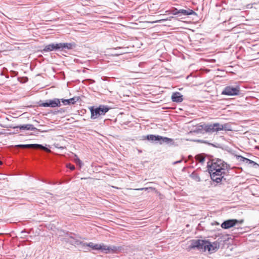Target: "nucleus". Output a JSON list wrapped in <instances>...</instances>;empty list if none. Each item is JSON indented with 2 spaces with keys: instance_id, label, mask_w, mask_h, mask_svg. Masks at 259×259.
<instances>
[{
  "instance_id": "f257e3e1",
  "label": "nucleus",
  "mask_w": 259,
  "mask_h": 259,
  "mask_svg": "<svg viewBox=\"0 0 259 259\" xmlns=\"http://www.w3.org/2000/svg\"><path fill=\"white\" fill-rule=\"evenodd\" d=\"M224 164L221 159L209 161L207 162V168L211 180L217 183H219L223 179L226 180L224 176V169L223 168Z\"/></svg>"
},
{
  "instance_id": "f03ea898",
  "label": "nucleus",
  "mask_w": 259,
  "mask_h": 259,
  "mask_svg": "<svg viewBox=\"0 0 259 259\" xmlns=\"http://www.w3.org/2000/svg\"><path fill=\"white\" fill-rule=\"evenodd\" d=\"M187 249L190 250L192 249H197L203 251H208L210 253L215 252L218 247L217 243H211L207 240L200 239H193L189 241Z\"/></svg>"
},
{
  "instance_id": "7ed1b4c3",
  "label": "nucleus",
  "mask_w": 259,
  "mask_h": 259,
  "mask_svg": "<svg viewBox=\"0 0 259 259\" xmlns=\"http://www.w3.org/2000/svg\"><path fill=\"white\" fill-rule=\"evenodd\" d=\"M192 141L199 143H205L204 141L198 139H173L167 137H162L160 144L165 143L169 146H179L182 145L186 141Z\"/></svg>"
},
{
  "instance_id": "20e7f679",
  "label": "nucleus",
  "mask_w": 259,
  "mask_h": 259,
  "mask_svg": "<svg viewBox=\"0 0 259 259\" xmlns=\"http://www.w3.org/2000/svg\"><path fill=\"white\" fill-rule=\"evenodd\" d=\"M91 112V118L95 119L104 115L109 111L110 108L107 105H100L99 106H91L89 107Z\"/></svg>"
},
{
  "instance_id": "39448f33",
  "label": "nucleus",
  "mask_w": 259,
  "mask_h": 259,
  "mask_svg": "<svg viewBox=\"0 0 259 259\" xmlns=\"http://www.w3.org/2000/svg\"><path fill=\"white\" fill-rule=\"evenodd\" d=\"M227 124L223 125L219 123H203L196 126L194 130H227Z\"/></svg>"
},
{
  "instance_id": "423d86ee",
  "label": "nucleus",
  "mask_w": 259,
  "mask_h": 259,
  "mask_svg": "<svg viewBox=\"0 0 259 259\" xmlns=\"http://www.w3.org/2000/svg\"><path fill=\"white\" fill-rule=\"evenodd\" d=\"M40 107H58L61 106L60 100L58 98H54L52 100H47L45 102L40 101L38 102Z\"/></svg>"
},
{
  "instance_id": "0eeeda50",
  "label": "nucleus",
  "mask_w": 259,
  "mask_h": 259,
  "mask_svg": "<svg viewBox=\"0 0 259 259\" xmlns=\"http://www.w3.org/2000/svg\"><path fill=\"white\" fill-rule=\"evenodd\" d=\"M228 153H229L230 155L228 157L229 159L231 160L232 162H234L236 164H239L240 162H246L247 158L238 155L236 151L229 149H228Z\"/></svg>"
},
{
  "instance_id": "6e6552de",
  "label": "nucleus",
  "mask_w": 259,
  "mask_h": 259,
  "mask_svg": "<svg viewBox=\"0 0 259 259\" xmlns=\"http://www.w3.org/2000/svg\"><path fill=\"white\" fill-rule=\"evenodd\" d=\"M241 94L240 86L237 83L228 85V96H238Z\"/></svg>"
},
{
  "instance_id": "1a4fd4ad",
  "label": "nucleus",
  "mask_w": 259,
  "mask_h": 259,
  "mask_svg": "<svg viewBox=\"0 0 259 259\" xmlns=\"http://www.w3.org/2000/svg\"><path fill=\"white\" fill-rule=\"evenodd\" d=\"M77 244H79V241H77ZM79 244H82L83 247H90L93 250H101L103 251V249H105V245L104 244H94L93 242H89L88 243H83L79 241Z\"/></svg>"
},
{
  "instance_id": "9d476101",
  "label": "nucleus",
  "mask_w": 259,
  "mask_h": 259,
  "mask_svg": "<svg viewBox=\"0 0 259 259\" xmlns=\"http://www.w3.org/2000/svg\"><path fill=\"white\" fill-rule=\"evenodd\" d=\"M17 147L22 148H33V149H40L44 150V151L49 152H50V150L48 148L42 145L37 144H20L17 145L16 146Z\"/></svg>"
},
{
  "instance_id": "9b49d317",
  "label": "nucleus",
  "mask_w": 259,
  "mask_h": 259,
  "mask_svg": "<svg viewBox=\"0 0 259 259\" xmlns=\"http://www.w3.org/2000/svg\"><path fill=\"white\" fill-rule=\"evenodd\" d=\"M60 43H52L46 45L41 51L42 53H45L51 51H60Z\"/></svg>"
},
{
  "instance_id": "f8f14e48",
  "label": "nucleus",
  "mask_w": 259,
  "mask_h": 259,
  "mask_svg": "<svg viewBox=\"0 0 259 259\" xmlns=\"http://www.w3.org/2000/svg\"><path fill=\"white\" fill-rule=\"evenodd\" d=\"M7 128H18L19 130H38L36 127H35L32 124H27L23 125H16L15 124H12L8 126H5Z\"/></svg>"
},
{
  "instance_id": "ddd939ff",
  "label": "nucleus",
  "mask_w": 259,
  "mask_h": 259,
  "mask_svg": "<svg viewBox=\"0 0 259 259\" xmlns=\"http://www.w3.org/2000/svg\"><path fill=\"white\" fill-rule=\"evenodd\" d=\"M79 99H80V97L75 96V97H73V98L68 99H60V102L61 101L62 103L64 105H74L77 101H78Z\"/></svg>"
},
{
  "instance_id": "4468645a",
  "label": "nucleus",
  "mask_w": 259,
  "mask_h": 259,
  "mask_svg": "<svg viewBox=\"0 0 259 259\" xmlns=\"http://www.w3.org/2000/svg\"><path fill=\"white\" fill-rule=\"evenodd\" d=\"M60 51H65L66 50H72L75 48L76 45L74 42H60Z\"/></svg>"
},
{
  "instance_id": "2eb2a0df",
  "label": "nucleus",
  "mask_w": 259,
  "mask_h": 259,
  "mask_svg": "<svg viewBox=\"0 0 259 259\" xmlns=\"http://www.w3.org/2000/svg\"><path fill=\"white\" fill-rule=\"evenodd\" d=\"M189 15L197 16V14L193 10L190 9H187L186 10L181 9L179 10V17H182L183 16H187Z\"/></svg>"
},
{
  "instance_id": "dca6fc26",
  "label": "nucleus",
  "mask_w": 259,
  "mask_h": 259,
  "mask_svg": "<svg viewBox=\"0 0 259 259\" xmlns=\"http://www.w3.org/2000/svg\"><path fill=\"white\" fill-rule=\"evenodd\" d=\"M243 220H237L236 219L228 220V229L233 227L238 226V225L242 224L243 223ZM237 228H238L237 227Z\"/></svg>"
},
{
  "instance_id": "f3484780",
  "label": "nucleus",
  "mask_w": 259,
  "mask_h": 259,
  "mask_svg": "<svg viewBox=\"0 0 259 259\" xmlns=\"http://www.w3.org/2000/svg\"><path fill=\"white\" fill-rule=\"evenodd\" d=\"M171 100L174 102L181 103L183 101V96L180 92H175L171 95Z\"/></svg>"
},
{
  "instance_id": "a211bd4d",
  "label": "nucleus",
  "mask_w": 259,
  "mask_h": 259,
  "mask_svg": "<svg viewBox=\"0 0 259 259\" xmlns=\"http://www.w3.org/2000/svg\"><path fill=\"white\" fill-rule=\"evenodd\" d=\"M214 131H190V132L188 133V134L200 137L199 135L200 134H209L211 132Z\"/></svg>"
},
{
  "instance_id": "6ab92c4d",
  "label": "nucleus",
  "mask_w": 259,
  "mask_h": 259,
  "mask_svg": "<svg viewBox=\"0 0 259 259\" xmlns=\"http://www.w3.org/2000/svg\"><path fill=\"white\" fill-rule=\"evenodd\" d=\"M162 136H155L153 135H149L146 136V139L148 141L153 142V141H158L160 144V142L161 141Z\"/></svg>"
},
{
  "instance_id": "aec40b11",
  "label": "nucleus",
  "mask_w": 259,
  "mask_h": 259,
  "mask_svg": "<svg viewBox=\"0 0 259 259\" xmlns=\"http://www.w3.org/2000/svg\"><path fill=\"white\" fill-rule=\"evenodd\" d=\"M117 250V247L115 246H108L105 245V249H103V251L105 253L114 252Z\"/></svg>"
},
{
  "instance_id": "412c9836",
  "label": "nucleus",
  "mask_w": 259,
  "mask_h": 259,
  "mask_svg": "<svg viewBox=\"0 0 259 259\" xmlns=\"http://www.w3.org/2000/svg\"><path fill=\"white\" fill-rule=\"evenodd\" d=\"M179 10L178 8L172 7L170 10L169 13L174 15H176L179 17Z\"/></svg>"
},
{
  "instance_id": "4be33fe9",
  "label": "nucleus",
  "mask_w": 259,
  "mask_h": 259,
  "mask_svg": "<svg viewBox=\"0 0 259 259\" xmlns=\"http://www.w3.org/2000/svg\"><path fill=\"white\" fill-rule=\"evenodd\" d=\"M245 163L248 164H251L252 165V166H254L256 165L258 166V164L257 163H256L255 162H254L251 160H250L248 158H246Z\"/></svg>"
},
{
  "instance_id": "5701e85b",
  "label": "nucleus",
  "mask_w": 259,
  "mask_h": 259,
  "mask_svg": "<svg viewBox=\"0 0 259 259\" xmlns=\"http://www.w3.org/2000/svg\"><path fill=\"white\" fill-rule=\"evenodd\" d=\"M196 159L200 163H203L205 160V158L201 155H196Z\"/></svg>"
},
{
  "instance_id": "b1692460",
  "label": "nucleus",
  "mask_w": 259,
  "mask_h": 259,
  "mask_svg": "<svg viewBox=\"0 0 259 259\" xmlns=\"http://www.w3.org/2000/svg\"><path fill=\"white\" fill-rule=\"evenodd\" d=\"M53 146L57 148L63 150L66 148L65 146L60 145L59 143H55L53 144Z\"/></svg>"
},
{
  "instance_id": "393cba45",
  "label": "nucleus",
  "mask_w": 259,
  "mask_h": 259,
  "mask_svg": "<svg viewBox=\"0 0 259 259\" xmlns=\"http://www.w3.org/2000/svg\"><path fill=\"white\" fill-rule=\"evenodd\" d=\"M236 70L235 69H233V67L231 65L228 66V74L229 73L231 74H234V72Z\"/></svg>"
},
{
  "instance_id": "a878e982",
  "label": "nucleus",
  "mask_w": 259,
  "mask_h": 259,
  "mask_svg": "<svg viewBox=\"0 0 259 259\" xmlns=\"http://www.w3.org/2000/svg\"><path fill=\"white\" fill-rule=\"evenodd\" d=\"M232 99L231 98H228V112L231 111V105H234L231 103Z\"/></svg>"
},
{
  "instance_id": "bb28decb",
  "label": "nucleus",
  "mask_w": 259,
  "mask_h": 259,
  "mask_svg": "<svg viewBox=\"0 0 259 259\" xmlns=\"http://www.w3.org/2000/svg\"><path fill=\"white\" fill-rule=\"evenodd\" d=\"M194 179L197 182H200L201 181L200 178L197 175L194 176Z\"/></svg>"
},
{
  "instance_id": "cd10ccee",
  "label": "nucleus",
  "mask_w": 259,
  "mask_h": 259,
  "mask_svg": "<svg viewBox=\"0 0 259 259\" xmlns=\"http://www.w3.org/2000/svg\"><path fill=\"white\" fill-rule=\"evenodd\" d=\"M221 226L223 228L227 229V220L223 222Z\"/></svg>"
},
{
  "instance_id": "c85d7f7f",
  "label": "nucleus",
  "mask_w": 259,
  "mask_h": 259,
  "mask_svg": "<svg viewBox=\"0 0 259 259\" xmlns=\"http://www.w3.org/2000/svg\"><path fill=\"white\" fill-rule=\"evenodd\" d=\"M75 161L76 162V163L79 164V165H81L82 164L81 160H80V159L78 157H76L75 159Z\"/></svg>"
},
{
  "instance_id": "c756f323",
  "label": "nucleus",
  "mask_w": 259,
  "mask_h": 259,
  "mask_svg": "<svg viewBox=\"0 0 259 259\" xmlns=\"http://www.w3.org/2000/svg\"><path fill=\"white\" fill-rule=\"evenodd\" d=\"M225 15V9H223V10H222L221 11V13H220V16H223Z\"/></svg>"
},
{
  "instance_id": "7c9ffc66",
  "label": "nucleus",
  "mask_w": 259,
  "mask_h": 259,
  "mask_svg": "<svg viewBox=\"0 0 259 259\" xmlns=\"http://www.w3.org/2000/svg\"><path fill=\"white\" fill-rule=\"evenodd\" d=\"M227 87L224 88L223 91L222 92V94L227 95Z\"/></svg>"
},
{
  "instance_id": "2f4dec72",
  "label": "nucleus",
  "mask_w": 259,
  "mask_h": 259,
  "mask_svg": "<svg viewBox=\"0 0 259 259\" xmlns=\"http://www.w3.org/2000/svg\"><path fill=\"white\" fill-rule=\"evenodd\" d=\"M69 167L71 170H73L75 169V167L74 165H70Z\"/></svg>"
},
{
  "instance_id": "473e14b6",
  "label": "nucleus",
  "mask_w": 259,
  "mask_h": 259,
  "mask_svg": "<svg viewBox=\"0 0 259 259\" xmlns=\"http://www.w3.org/2000/svg\"><path fill=\"white\" fill-rule=\"evenodd\" d=\"M182 160H179V161H175L174 162V164H177V163H180L181 162Z\"/></svg>"
},
{
  "instance_id": "72a5a7b5",
  "label": "nucleus",
  "mask_w": 259,
  "mask_h": 259,
  "mask_svg": "<svg viewBox=\"0 0 259 259\" xmlns=\"http://www.w3.org/2000/svg\"><path fill=\"white\" fill-rule=\"evenodd\" d=\"M148 189H152V188H143L140 189V190H148Z\"/></svg>"
},
{
  "instance_id": "f704fd0d",
  "label": "nucleus",
  "mask_w": 259,
  "mask_h": 259,
  "mask_svg": "<svg viewBox=\"0 0 259 259\" xmlns=\"http://www.w3.org/2000/svg\"><path fill=\"white\" fill-rule=\"evenodd\" d=\"M25 233H27V232H26L25 231H21V234L22 235H23V234H25Z\"/></svg>"
},
{
  "instance_id": "c9c22d12",
  "label": "nucleus",
  "mask_w": 259,
  "mask_h": 259,
  "mask_svg": "<svg viewBox=\"0 0 259 259\" xmlns=\"http://www.w3.org/2000/svg\"><path fill=\"white\" fill-rule=\"evenodd\" d=\"M165 20H166V19H161V20H159L157 21V22H161V21H165Z\"/></svg>"
},
{
  "instance_id": "e433bc0d",
  "label": "nucleus",
  "mask_w": 259,
  "mask_h": 259,
  "mask_svg": "<svg viewBox=\"0 0 259 259\" xmlns=\"http://www.w3.org/2000/svg\"><path fill=\"white\" fill-rule=\"evenodd\" d=\"M227 166H228V169H229V168H231V166H230V164H228Z\"/></svg>"
},
{
  "instance_id": "4c0bfd02",
  "label": "nucleus",
  "mask_w": 259,
  "mask_h": 259,
  "mask_svg": "<svg viewBox=\"0 0 259 259\" xmlns=\"http://www.w3.org/2000/svg\"><path fill=\"white\" fill-rule=\"evenodd\" d=\"M190 124H191V123H189V124L186 127L187 128H190Z\"/></svg>"
},
{
  "instance_id": "58836bf2",
  "label": "nucleus",
  "mask_w": 259,
  "mask_h": 259,
  "mask_svg": "<svg viewBox=\"0 0 259 259\" xmlns=\"http://www.w3.org/2000/svg\"><path fill=\"white\" fill-rule=\"evenodd\" d=\"M4 134H5L4 132H3L2 131H0V135Z\"/></svg>"
},
{
  "instance_id": "ea45409f",
  "label": "nucleus",
  "mask_w": 259,
  "mask_h": 259,
  "mask_svg": "<svg viewBox=\"0 0 259 259\" xmlns=\"http://www.w3.org/2000/svg\"><path fill=\"white\" fill-rule=\"evenodd\" d=\"M125 53V52H124V51H122V52H120V54H124V53Z\"/></svg>"
},
{
  "instance_id": "a19ab883",
  "label": "nucleus",
  "mask_w": 259,
  "mask_h": 259,
  "mask_svg": "<svg viewBox=\"0 0 259 259\" xmlns=\"http://www.w3.org/2000/svg\"><path fill=\"white\" fill-rule=\"evenodd\" d=\"M116 49H124L122 48L119 47V48H117Z\"/></svg>"
},
{
  "instance_id": "79ce46f5",
  "label": "nucleus",
  "mask_w": 259,
  "mask_h": 259,
  "mask_svg": "<svg viewBox=\"0 0 259 259\" xmlns=\"http://www.w3.org/2000/svg\"><path fill=\"white\" fill-rule=\"evenodd\" d=\"M2 164V162L0 160V165Z\"/></svg>"
},
{
  "instance_id": "37998d69",
  "label": "nucleus",
  "mask_w": 259,
  "mask_h": 259,
  "mask_svg": "<svg viewBox=\"0 0 259 259\" xmlns=\"http://www.w3.org/2000/svg\"><path fill=\"white\" fill-rule=\"evenodd\" d=\"M189 158H191V157H192V156L189 155Z\"/></svg>"
},
{
  "instance_id": "c03bdc74",
  "label": "nucleus",
  "mask_w": 259,
  "mask_h": 259,
  "mask_svg": "<svg viewBox=\"0 0 259 259\" xmlns=\"http://www.w3.org/2000/svg\"><path fill=\"white\" fill-rule=\"evenodd\" d=\"M231 130L230 128L228 127V130Z\"/></svg>"
},
{
  "instance_id": "a18cd8bd",
  "label": "nucleus",
  "mask_w": 259,
  "mask_h": 259,
  "mask_svg": "<svg viewBox=\"0 0 259 259\" xmlns=\"http://www.w3.org/2000/svg\"><path fill=\"white\" fill-rule=\"evenodd\" d=\"M226 22V20H224V21H223V22H224V23H225V22Z\"/></svg>"
},
{
  "instance_id": "49530a36",
  "label": "nucleus",
  "mask_w": 259,
  "mask_h": 259,
  "mask_svg": "<svg viewBox=\"0 0 259 259\" xmlns=\"http://www.w3.org/2000/svg\"><path fill=\"white\" fill-rule=\"evenodd\" d=\"M60 112L62 111V109H60Z\"/></svg>"
},
{
  "instance_id": "de8ad7c7",
  "label": "nucleus",
  "mask_w": 259,
  "mask_h": 259,
  "mask_svg": "<svg viewBox=\"0 0 259 259\" xmlns=\"http://www.w3.org/2000/svg\"><path fill=\"white\" fill-rule=\"evenodd\" d=\"M60 112L62 111V109H60Z\"/></svg>"
},
{
  "instance_id": "09e8293b",
  "label": "nucleus",
  "mask_w": 259,
  "mask_h": 259,
  "mask_svg": "<svg viewBox=\"0 0 259 259\" xmlns=\"http://www.w3.org/2000/svg\"><path fill=\"white\" fill-rule=\"evenodd\" d=\"M42 132H44V131H41ZM47 131L46 130H45V132H46Z\"/></svg>"
},
{
  "instance_id": "8fccbe9b",
  "label": "nucleus",
  "mask_w": 259,
  "mask_h": 259,
  "mask_svg": "<svg viewBox=\"0 0 259 259\" xmlns=\"http://www.w3.org/2000/svg\"><path fill=\"white\" fill-rule=\"evenodd\" d=\"M257 259H259V258H257Z\"/></svg>"
}]
</instances>
